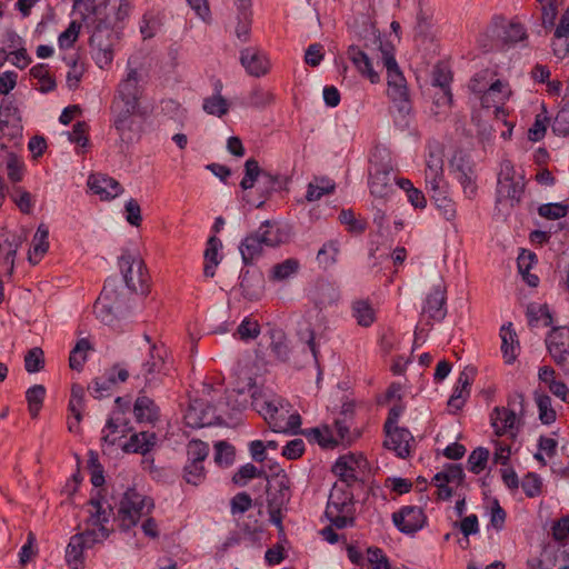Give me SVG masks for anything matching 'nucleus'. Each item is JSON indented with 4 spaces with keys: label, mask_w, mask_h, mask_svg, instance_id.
Instances as JSON below:
<instances>
[{
    "label": "nucleus",
    "mask_w": 569,
    "mask_h": 569,
    "mask_svg": "<svg viewBox=\"0 0 569 569\" xmlns=\"http://www.w3.org/2000/svg\"><path fill=\"white\" fill-rule=\"evenodd\" d=\"M326 517L337 529L351 527L355 523V502L350 487L336 482L330 491Z\"/></svg>",
    "instance_id": "1"
},
{
    "label": "nucleus",
    "mask_w": 569,
    "mask_h": 569,
    "mask_svg": "<svg viewBox=\"0 0 569 569\" xmlns=\"http://www.w3.org/2000/svg\"><path fill=\"white\" fill-rule=\"evenodd\" d=\"M375 43H378L379 49L382 53L383 66L387 69V81H388V96L395 102H399V110L401 112H409L410 107L408 102V90L406 86L405 77L398 68L397 61L387 46H383L380 33L375 29L372 30Z\"/></svg>",
    "instance_id": "2"
},
{
    "label": "nucleus",
    "mask_w": 569,
    "mask_h": 569,
    "mask_svg": "<svg viewBox=\"0 0 569 569\" xmlns=\"http://www.w3.org/2000/svg\"><path fill=\"white\" fill-rule=\"evenodd\" d=\"M282 241L279 228L269 220L263 221L260 227L240 243L239 250L244 264H250L258 258L263 247H276Z\"/></svg>",
    "instance_id": "3"
},
{
    "label": "nucleus",
    "mask_w": 569,
    "mask_h": 569,
    "mask_svg": "<svg viewBox=\"0 0 569 569\" xmlns=\"http://www.w3.org/2000/svg\"><path fill=\"white\" fill-rule=\"evenodd\" d=\"M153 501L139 493L136 489H128L119 503L117 519L123 530L134 527L139 519L151 512Z\"/></svg>",
    "instance_id": "4"
},
{
    "label": "nucleus",
    "mask_w": 569,
    "mask_h": 569,
    "mask_svg": "<svg viewBox=\"0 0 569 569\" xmlns=\"http://www.w3.org/2000/svg\"><path fill=\"white\" fill-rule=\"evenodd\" d=\"M89 518L87 520V529L82 533H78L83 538V542L88 548H92L96 543L102 542L109 536L106 525L112 515V509L104 507L100 500L91 499L89 501Z\"/></svg>",
    "instance_id": "5"
},
{
    "label": "nucleus",
    "mask_w": 569,
    "mask_h": 569,
    "mask_svg": "<svg viewBox=\"0 0 569 569\" xmlns=\"http://www.w3.org/2000/svg\"><path fill=\"white\" fill-rule=\"evenodd\" d=\"M525 190L522 176H517L510 160H503L500 164L497 183V202L508 201L511 207L519 203Z\"/></svg>",
    "instance_id": "6"
},
{
    "label": "nucleus",
    "mask_w": 569,
    "mask_h": 569,
    "mask_svg": "<svg viewBox=\"0 0 569 569\" xmlns=\"http://www.w3.org/2000/svg\"><path fill=\"white\" fill-rule=\"evenodd\" d=\"M167 350L163 346L151 345L148 358L143 361L137 379H142L146 389L159 387L168 375Z\"/></svg>",
    "instance_id": "7"
},
{
    "label": "nucleus",
    "mask_w": 569,
    "mask_h": 569,
    "mask_svg": "<svg viewBox=\"0 0 569 569\" xmlns=\"http://www.w3.org/2000/svg\"><path fill=\"white\" fill-rule=\"evenodd\" d=\"M119 268L127 288L136 293L148 292V274L142 260L126 252L119 258Z\"/></svg>",
    "instance_id": "8"
},
{
    "label": "nucleus",
    "mask_w": 569,
    "mask_h": 569,
    "mask_svg": "<svg viewBox=\"0 0 569 569\" xmlns=\"http://www.w3.org/2000/svg\"><path fill=\"white\" fill-rule=\"evenodd\" d=\"M487 34L492 41L491 44H483L488 49L515 44L526 38V31L520 23L507 22L502 18L493 20L487 30Z\"/></svg>",
    "instance_id": "9"
},
{
    "label": "nucleus",
    "mask_w": 569,
    "mask_h": 569,
    "mask_svg": "<svg viewBox=\"0 0 569 569\" xmlns=\"http://www.w3.org/2000/svg\"><path fill=\"white\" fill-rule=\"evenodd\" d=\"M137 106L120 102H112L113 127L117 130L120 141L124 144L132 143L137 138L134 130V113Z\"/></svg>",
    "instance_id": "10"
},
{
    "label": "nucleus",
    "mask_w": 569,
    "mask_h": 569,
    "mask_svg": "<svg viewBox=\"0 0 569 569\" xmlns=\"http://www.w3.org/2000/svg\"><path fill=\"white\" fill-rule=\"evenodd\" d=\"M546 345L556 365L569 375V328H553L546 338Z\"/></svg>",
    "instance_id": "11"
},
{
    "label": "nucleus",
    "mask_w": 569,
    "mask_h": 569,
    "mask_svg": "<svg viewBox=\"0 0 569 569\" xmlns=\"http://www.w3.org/2000/svg\"><path fill=\"white\" fill-rule=\"evenodd\" d=\"M24 240L22 233L0 231V274H11L18 249Z\"/></svg>",
    "instance_id": "12"
},
{
    "label": "nucleus",
    "mask_w": 569,
    "mask_h": 569,
    "mask_svg": "<svg viewBox=\"0 0 569 569\" xmlns=\"http://www.w3.org/2000/svg\"><path fill=\"white\" fill-rule=\"evenodd\" d=\"M367 466V461L362 456L353 453L341 456L332 466V472L338 477L337 482H343L347 487H351L357 480L359 472Z\"/></svg>",
    "instance_id": "13"
},
{
    "label": "nucleus",
    "mask_w": 569,
    "mask_h": 569,
    "mask_svg": "<svg viewBox=\"0 0 569 569\" xmlns=\"http://www.w3.org/2000/svg\"><path fill=\"white\" fill-rule=\"evenodd\" d=\"M0 130L11 139L22 134L20 111L12 97L3 98L0 103Z\"/></svg>",
    "instance_id": "14"
},
{
    "label": "nucleus",
    "mask_w": 569,
    "mask_h": 569,
    "mask_svg": "<svg viewBox=\"0 0 569 569\" xmlns=\"http://www.w3.org/2000/svg\"><path fill=\"white\" fill-rule=\"evenodd\" d=\"M117 280L108 279L103 286V289L94 303V313L104 323H111L113 321L116 311L119 307L116 303L117 299Z\"/></svg>",
    "instance_id": "15"
},
{
    "label": "nucleus",
    "mask_w": 569,
    "mask_h": 569,
    "mask_svg": "<svg viewBox=\"0 0 569 569\" xmlns=\"http://www.w3.org/2000/svg\"><path fill=\"white\" fill-rule=\"evenodd\" d=\"M253 407L259 415L268 422L272 431H281L282 422L284 421V401L282 399H263L256 398Z\"/></svg>",
    "instance_id": "16"
},
{
    "label": "nucleus",
    "mask_w": 569,
    "mask_h": 569,
    "mask_svg": "<svg viewBox=\"0 0 569 569\" xmlns=\"http://www.w3.org/2000/svg\"><path fill=\"white\" fill-rule=\"evenodd\" d=\"M369 173V188L373 197L385 199L395 191L391 169L387 164L372 163Z\"/></svg>",
    "instance_id": "17"
},
{
    "label": "nucleus",
    "mask_w": 569,
    "mask_h": 569,
    "mask_svg": "<svg viewBox=\"0 0 569 569\" xmlns=\"http://www.w3.org/2000/svg\"><path fill=\"white\" fill-rule=\"evenodd\" d=\"M392 521L401 532L409 535L423 527L426 516L422 508L418 506H405L392 515Z\"/></svg>",
    "instance_id": "18"
},
{
    "label": "nucleus",
    "mask_w": 569,
    "mask_h": 569,
    "mask_svg": "<svg viewBox=\"0 0 569 569\" xmlns=\"http://www.w3.org/2000/svg\"><path fill=\"white\" fill-rule=\"evenodd\" d=\"M386 431V440L385 447L389 450L395 451V453L399 458H407L411 453V449L415 443V438L411 432L407 428L401 427H390L385 428Z\"/></svg>",
    "instance_id": "19"
},
{
    "label": "nucleus",
    "mask_w": 569,
    "mask_h": 569,
    "mask_svg": "<svg viewBox=\"0 0 569 569\" xmlns=\"http://www.w3.org/2000/svg\"><path fill=\"white\" fill-rule=\"evenodd\" d=\"M240 63L248 74L259 78L269 69V59L263 51L254 47H248L240 51Z\"/></svg>",
    "instance_id": "20"
},
{
    "label": "nucleus",
    "mask_w": 569,
    "mask_h": 569,
    "mask_svg": "<svg viewBox=\"0 0 569 569\" xmlns=\"http://www.w3.org/2000/svg\"><path fill=\"white\" fill-rule=\"evenodd\" d=\"M511 90L508 82L496 79L481 93L479 98L483 108H495L501 111V106L509 99Z\"/></svg>",
    "instance_id": "21"
},
{
    "label": "nucleus",
    "mask_w": 569,
    "mask_h": 569,
    "mask_svg": "<svg viewBox=\"0 0 569 569\" xmlns=\"http://www.w3.org/2000/svg\"><path fill=\"white\" fill-rule=\"evenodd\" d=\"M139 94V73L137 69L128 66L127 74L118 86V96L113 102L130 103L138 107Z\"/></svg>",
    "instance_id": "22"
},
{
    "label": "nucleus",
    "mask_w": 569,
    "mask_h": 569,
    "mask_svg": "<svg viewBox=\"0 0 569 569\" xmlns=\"http://www.w3.org/2000/svg\"><path fill=\"white\" fill-rule=\"evenodd\" d=\"M446 290L441 286L432 288L423 305V313L435 321H441L447 315Z\"/></svg>",
    "instance_id": "23"
},
{
    "label": "nucleus",
    "mask_w": 569,
    "mask_h": 569,
    "mask_svg": "<svg viewBox=\"0 0 569 569\" xmlns=\"http://www.w3.org/2000/svg\"><path fill=\"white\" fill-rule=\"evenodd\" d=\"M130 430V422L121 416L120 411H113L102 430V441L114 445L118 439L126 437Z\"/></svg>",
    "instance_id": "24"
},
{
    "label": "nucleus",
    "mask_w": 569,
    "mask_h": 569,
    "mask_svg": "<svg viewBox=\"0 0 569 569\" xmlns=\"http://www.w3.org/2000/svg\"><path fill=\"white\" fill-rule=\"evenodd\" d=\"M551 48L553 54L560 60L569 53V8L560 17L555 29Z\"/></svg>",
    "instance_id": "25"
},
{
    "label": "nucleus",
    "mask_w": 569,
    "mask_h": 569,
    "mask_svg": "<svg viewBox=\"0 0 569 569\" xmlns=\"http://www.w3.org/2000/svg\"><path fill=\"white\" fill-rule=\"evenodd\" d=\"M88 186L93 193L102 200H110L118 197L122 191L121 184L113 178L107 176H90Z\"/></svg>",
    "instance_id": "26"
},
{
    "label": "nucleus",
    "mask_w": 569,
    "mask_h": 569,
    "mask_svg": "<svg viewBox=\"0 0 569 569\" xmlns=\"http://www.w3.org/2000/svg\"><path fill=\"white\" fill-rule=\"evenodd\" d=\"M473 380V370L465 369L460 372L457 382L453 387L452 395L448 400V406L455 410L461 409L466 399L469 397V388Z\"/></svg>",
    "instance_id": "27"
},
{
    "label": "nucleus",
    "mask_w": 569,
    "mask_h": 569,
    "mask_svg": "<svg viewBox=\"0 0 569 569\" xmlns=\"http://www.w3.org/2000/svg\"><path fill=\"white\" fill-rule=\"evenodd\" d=\"M133 415L138 422L156 423L159 420L160 410L151 398L139 395L133 405Z\"/></svg>",
    "instance_id": "28"
},
{
    "label": "nucleus",
    "mask_w": 569,
    "mask_h": 569,
    "mask_svg": "<svg viewBox=\"0 0 569 569\" xmlns=\"http://www.w3.org/2000/svg\"><path fill=\"white\" fill-rule=\"evenodd\" d=\"M517 422L516 412L508 408L496 407L491 413V423L498 436H502L507 432L513 433V430L517 428Z\"/></svg>",
    "instance_id": "29"
},
{
    "label": "nucleus",
    "mask_w": 569,
    "mask_h": 569,
    "mask_svg": "<svg viewBox=\"0 0 569 569\" xmlns=\"http://www.w3.org/2000/svg\"><path fill=\"white\" fill-rule=\"evenodd\" d=\"M348 57L362 76L367 77L372 83L379 81L380 77L373 70L371 60L359 47L350 46L348 48Z\"/></svg>",
    "instance_id": "30"
},
{
    "label": "nucleus",
    "mask_w": 569,
    "mask_h": 569,
    "mask_svg": "<svg viewBox=\"0 0 569 569\" xmlns=\"http://www.w3.org/2000/svg\"><path fill=\"white\" fill-rule=\"evenodd\" d=\"M157 441L154 432L142 431L134 433L130 437L129 441L124 443L123 450L126 452L146 455L152 450Z\"/></svg>",
    "instance_id": "31"
},
{
    "label": "nucleus",
    "mask_w": 569,
    "mask_h": 569,
    "mask_svg": "<svg viewBox=\"0 0 569 569\" xmlns=\"http://www.w3.org/2000/svg\"><path fill=\"white\" fill-rule=\"evenodd\" d=\"M341 244L338 239L326 241L317 252V263L319 268L328 270L338 262Z\"/></svg>",
    "instance_id": "32"
},
{
    "label": "nucleus",
    "mask_w": 569,
    "mask_h": 569,
    "mask_svg": "<svg viewBox=\"0 0 569 569\" xmlns=\"http://www.w3.org/2000/svg\"><path fill=\"white\" fill-rule=\"evenodd\" d=\"M222 248V242L216 236H212L207 241V248L204 250V267L203 276L212 278L216 272V267L220 262L219 250Z\"/></svg>",
    "instance_id": "33"
},
{
    "label": "nucleus",
    "mask_w": 569,
    "mask_h": 569,
    "mask_svg": "<svg viewBox=\"0 0 569 569\" xmlns=\"http://www.w3.org/2000/svg\"><path fill=\"white\" fill-rule=\"evenodd\" d=\"M93 345L88 338H80L77 340L74 347L70 351L69 366L72 370L81 371L89 352L93 351Z\"/></svg>",
    "instance_id": "34"
},
{
    "label": "nucleus",
    "mask_w": 569,
    "mask_h": 569,
    "mask_svg": "<svg viewBox=\"0 0 569 569\" xmlns=\"http://www.w3.org/2000/svg\"><path fill=\"white\" fill-rule=\"evenodd\" d=\"M339 297L338 288L328 281L318 282L313 295L315 302L320 309L335 305Z\"/></svg>",
    "instance_id": "35"
},
{
    "label": "nucleus",
    "mask_w": 569,
    "mask_h": 569,
    "mask_svg": "<svg viewBox=\"0 0 569 569\" xmlns=\"http://www.w3.org/2000/svg\"><path fill=\"white\" fill-rule=\"evenodd\" d=\"M527 320L531 329H539L549 327L552 322V318L549 313L547 306L539 303H530L527 307Z\"/></svg>",
    "instance_id": "36"
},
{
    "label": "nucleus",
    "mask_w": 569,
    "mask_h": 569,
    "mask_svg": "<svg viewBox=\"0 0 569 569\" xmlns=\"http://www.w3.org/2000/svg\"><path fill=\"white\" fill-rule=\"evenodd\" d=\"M49 231L44 224H40L33 236L32 249L29 251V261L38 263L49 248Z\"/></svg>",
    "instance_id": "37"
},
{
    "label": "nucleus",
    "mask_w": 569,
    "mask_h": 569,
    "mask_svg": "<svg viewBox=\"0 0 569 569\" xmlns=\"http://www.w3.org/2000/svg\"><path fill=\"white\" fill-rule=\"evenodd\" d=\"M277 493L268 498V508L284 509L290 500L289 479L282 475L276 479Z\"/></svg>",
    "instance_id": "38"
},
{
    "label": "nucleus",
    "mask_w": 569,
    "mask_h": 569,
    "mask_svg": "<svg viewBox=\"0 0 569 569\" xmlns=\"http://www.w3.org/2000/svg\"><path fill=\"white\" fill-rule=\"evenodd\" d=\"M535 401L538 407L539 419L543 425H550L556 420V411L551 407L550 397L542 390L537 389L533 392Z\"/></svg>",
    "instance_id": "39"
},
{
    "label": "nucleus",
    "mask_w": 569,
    "mask_h": 569,
    "mask_svg": "<svg viewBox=\"0 0 569 569\" xmlns=\"http://www.w3.org/2000/svg\"><path fill=\"white\" fill-rule=\"evenodd\" d=\"M335 182L328 178H316L308 184L306 199L309 202L321 199L325 194H330L335 191Z\"/></svg>",
    "instance_id": "40"
},
{
    "label": "nucleus",
    "mask_w": 569,
    "mask_h": 569,
    "mask_svg": "<svg viewBox=\"0 0 569 569\" xmlns=\"http://www.w3.org/2000/svg\"><path fill=\"white\" fill-rule=\"evenodd\" d=\"M84 549L89 548L86 546V542H83V538L77 535L72 536L66 549L67 562L78 568L82 565Z\"/></svg>",
    "instance_id": "41"
},
{
    "label": "nucleus",
    "mask_w": 569,
    "mask_h": 569,
    "mask_svg": "<svg viewBox=\"0 0 569 569\" xmlns=\"http://www.w3.org/2000/svg\"><path fill=\"white\" fill-rule=\"evenodd\" d=\"M501 351L507 363H512L516 360V349L518 343L516 341V333L511 330V323L501 328Z\"/></svg>",
    "instance_id": "42"
},
{
    "label": "nucleus",
    "mask_w": 569,
    "mask_h": 569,
    "mask_svg": "<svg viewBox=\"0 0 569 569\" xmlns=\"http://www.w3.org/2000/svg\"><path fill=\"white\" fill-rule=\"evenodd\" d=\"M46 397V388L42 385H34L26 391V400L28 402V410L32 418H37L42 408Z\"/></svg>",
    "instance_id": "43"
},
{
    "label": "nucleus",
    "mask_w": 569,
    "mask_h": 569,
    "mask_svg": "<svg viewBox=\"0 0 569 569\" xmlns=\"http://www.w3.org/2000/svg\"><path fill=\"white\" fill-rule=\"evenodd\" d=\"M352 316L361 327H369L376 319L372 306L366 300L355 301L352 305Z\"/></svg>",
    "instance_id": "44"
},
{
    "label": "nucleus",
    "mask_w": 569,
    "mask_h": 569,
    "mask_svg": "<svg viewBox=\"0 0 569 569\" xmlns=\"http://www.w3.org/2000/svg\"><path fill=\"white\" fill-rule=\"evenodd\" d=\"M541 9L542 26L546 29L555 27L558 16V9L562 6V0H538Z\"/></svg>",
    "instance_id": "45"
},
{
    "label": "nucleus",
    "mask_w": 569,
    "mask_h": 569,
    "mask_svg": "<svg viewBox=\"0 0 569 569\" xmlns=\"http://www.w3.org/2000/svg\"><path fill=\"white\" fill-rule=\"evenodd\" d=\"M263 170L260 169L259 163L256 159L250 158L244 163V176L240 182V187L243 190L253 188L256 182L261 180Z\"/></svg>",
    "instance_id": "46"
},
{
    "label": "nucleus",
    "mask_w": 569,
    "mask_h": 569,
    "mask_svg": "<svg viewBox=\"0 0 569 569\" xmlns=\"http://www.w3.org/2000/svg\"><path fill=\"white\" fill-rule=\"evenodd\" d=\"M68 409L77 422L82 420V411L84 409V389L81 386H72Z\"/></svg>",
    "instance_id": "47"
},
{
    "label": "nucleus",
    "mask_w": 569,
    "mask_h": 569,
    "mask_svg": "<svg viewBox=\"0 0 569 569\" xmlns=\"http://www.w3.org/2000/svg\"><path fill=\"white\" fill-rule=\"evenodd\" d=\"M202 108L208 114L220 118L229 111V103L218 91L203 100Z\"/></svg>",
    "instance_id": "48"
},
{
    "label": "nucleus",
    "mask_w": 569,
    "mask_h": 569,
    "mask_svg": "<svg viewBox=\"0 0 569 569\" xmlns=\"http://www.w3.org/2000/svg\"><path fill=\"white\" fill-rule=\"evenodd\" d=\"M465 473L460 465H448L442 471L436 473L432 481H445L450 485L460 486Z\"/></svg>",
    "instance_id": "49"
},
{
    "label": "nucleus",
    "mask_w": 569,
    "mask_h": 569,
    "mask_svg": "<svg viewBox=\"0 0 569 569\" xmlns=\"http://www.w3.org/2000/svg\"><path fill=\"white\" fill-rule=\"evenodd\" d=\"M489 459V450L483 447L476 448L468 457V470L478 475L487 466Z\"/></svg>",
    "instance_id": "50"
},
{
    "label": "nucleus",
    "mask_w": 569,
    "mask_h": 569,
    "mask_svg": "<svg viewBox=\"0 0 569 569\" xmlns=\"http://www.w3.org/2000/svg\"><path fill=\"white\" fill-rule=\"evenodd\" d=\"M30 74L38 79L40 82V91L43 93L50 92L56 88L54 79L49 74L47 66L39 63L33 66L30 70Z\"/></svg>",
    "instance_id": "51"
},
{
    "label": "nucleus",
    "mask_w": 569,
    "mask_h": 569,
    "mask_svg": "<svg viewBox=\"0 0 569 569\" xmlns=\"http://www.w3.org/2000/svg\"><path fill=\"white\" fill-rule=\"evenodd\" d=\"M184 480L193 486H199L206 479V469L201 462L187 461L183 468Z\"/></svg>",
    "instance_id": "52"
},
{
    "label": "nucleus",
    "mask_w": 569,
    "mask_h": 569,
    "mask_svg": "<svg viewBox=\"0 0 569 569\" xmlns=\"http://www.w3.org/2000/svg\"><path fill=\"white\" fill-rule=\"evenodd\" d=\"M234 460V448L226 442L218 441L214 443V461L217 465L228 467Z\"/></svg>",
    "instance_id": "53"
},
{
    "label": "nucleus",
    "mask_w": 569,
    "mask_h": 569,
    "mask_svg": "<svg viewBox=\"0 0 569 569\" xmlns=\"http://www.w3.org/2000/svg\"><path fill=\"white\" fill-rule=\"evenodd\" d=\"M44 367V355L41 348L34 347L24 356V369L29 373H36Z\"/></svg>",
    "instance_id": "54"
},
{
    "label": "nucleus",
    "mask_w": 569,
    "mask_h": 569,
    "mask_svg": "<svg viewBox=\"0 0 569 569\" xmlns=\"http://www.w3.org/2000/svg\"><path fill=\"white\" fill-rule=\"evenodd\" d=\"M339 221L347 227L349 232L360 234L367 228V222L358 219L352 210H342L339 213Z\"/></svg>",
    "instance_id": "55"
},
{
    "label": "nucleus",
    "mask_w": 569,
    "mask_h": 569,
    "mask_svg": "<svg viewBox=\"0 0 569 569\" xmlns=\"http://www.w3.org/2000/svg\"><path fill=\"white\" fill-rule=\"evenodd\" d=\"M300 263L295 258H289L272 268V278L274 280H284L299 270Z\"/></svg>",
    "instance_id": "56"
},
{
    "label": "nucleus",
    "mask_w": 569,
    "mask_h": 569,
    "mask_svg": "<svg viewBox=\"0 0 569 569\" xmlns=\"http://www.w3.org/2000/svg\"><path fill=\"white\" fill-rule=\"evenodd\" d=\"M208 455L209 446L201 440H191L187 446V461L203 463Z\"/></svg>",
    "instance_id": "57"
},
{
    "label": "nucleus",
    "mask_w": 569,
    "mask_h": 569,
    "mask_svg": "<svg viewBox=\"0 0 569 569\" xmlns=\"http://www.w3.org/2000/svg\"><path fill=\"white\" fill-rule=\"evenodd\" d=\"M6 168L10 181L19 182L22 180L24 173V163L17 154H8Z\"/></svg>",
    "instance_id": "58"
},
{
    "label": "nucleus",
    "mask_w": 569,
    "mask_h": 569,
    "mask_svg": "<svg viewBox=\"0 0 569 569\" xmlns=\"http://www.w3.org/2000/svg\"><path fill=\"white\" fill-rule=\"evenodd\" d=\"M568 211L569 207L560 202L545 203L538 208L539 216L550 220L563 218L568 214Z\"/></svg>",
    "instance_id": "59"
},
{
    "label": "nucleus",
    "mask_w": 569,
    "mask_h": 569,
    "mask_svg": "<svg viewBox=\"0 0 569 569\" xmlns=\"http://www.w3.org/2000/svg\"><path fill=\"white\" fill-rule=\"evenodd\" d=\"M250 32H251V12L250 11L239 12L238 17H237V26L234 29L236 37L241 42H247L250 39Z\"/></svg>",
    "instance_id": "60"
},
{
    "label": "nucleus",
    "mask_w": 569,
    "mask_h": 569,
    "mask_svg": "<svg viewBox=\"0 0 569 569\" xmlns=\"http://www.w3.org/2000/svg\"><path fill=\"white\" fill-rule=\"evenodd\" d=\"M368 569H390L389 560L386 553L377 547H370L367 550Z\"/></svg>",
    "instance_id": "61"
},
{
    "label": "nucleus",
    "mask_w": 569,
    "mask_h": 569,
    "mask_svg": "<svg viewBox=\"0 0 569 569\" xmlns=\"http://www.w3.org/2000/svg\"><path fill=\"white\" fill-rule=\"evenodd\" d=\"M116 385V378L113 375H107L106 378H98L96 379L90 389V393L97 398L100 399L104 396H108L112 386Z\"/></svg>",
    "instance_id": "62"
},
{
    "label": "nucleus",
    "mask_w": 569,
    "mask_h": 569,
    "mask_svg": "<svg viewBox=\"0 0 569 569\" xmlns=\"http://www.w3.org/2000/svg\"><path fill=\"white\" fill-rule=\"evenodd\" d=\"M551 129L557 136L569 137V106L559 110L552 121Z\"/></svg>",
    "instance_id": "63"
},
{
    "label": "nucleus",
    "mask_w": 569,
    "mask_h": 569,
    "mask_svg": "<svg viewBox=\"0 0 569 569\" xmlns=\"http://www.w3.org/2000/svg\"><path fill=\"white\" fill-rule=\"evenodd\" d=\"M261 473L254 465L246 463L233 475L232 481L238 486H246L248 480L260 477Z\"/></svg>",
    "instance_id": "64"
}]
</instances>
